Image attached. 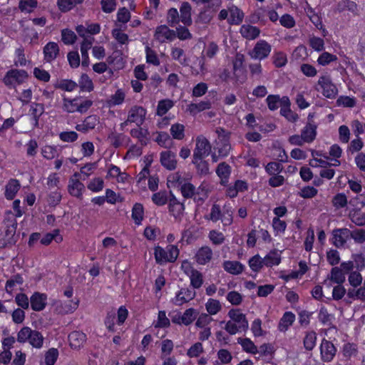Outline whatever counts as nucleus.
I'll list each match as a JSON object with an SVG mask.
<instances>
[{
  "label": "nucleus",
  "mask_w": 365,
  "mask_h": 365,
  "mask_svg": "<svg viewBox=\"0 0 365 365\" xmlns=\"http://www.w3.org/2000/svg\"><path fill=\"white\" fill-rule=\"evenodd\" d=\"M17 221L11 211H8L5 214L3 221L2 232L1 234V240L4 241L3 245H12L16 244L19 239V235L16 232Z\"/></svg>",
  "instance_id": "f257e3e1"
},
{
  "label": "nucleus",
  "mask_w": 365,
  "mask_h": 365,
  "mask_svg": "<svg viewBox=\"0 0 365 365\" xmlns=\"http://www.w3.org/2000/svg\"><path fill=\"white\" fill-rule=\"evenodd\" d=\"M43 335L36 330H33L29 327H24L17 334V341L19 343L29 341L34 348L40 349L43 344Z\"/></svg>",
  "instance_id": "f03ea898"
},
{
  "label": "nucleus",
  "mask_w": 365,
  "mask_h": 365,
  "mask_svg": "<svg viewBox=\"0 0 365 365\" xmlns=\"http://www.w3.org/2000/svg\"><path fill=\"white\" fill-rule=\"evenodd\" d=\"M64 107L67 112L73 113L78 111L81 113H86L93 105L91 100H82L81 98H75L72 100L64 98Z\"/></svg>",
  "instance_id": "7ed1b4c3"
},
{
  "label": "nucleus",
  "mask_w": 365,
  "mask_h": 365,
  "mask_svg": "<svg viewBox=\"0 0 365 365\" xmlns=\"http://www.w3.org/2000/svg\"><path fill=\"white\" fill-rule=\"evenodd\" d=\"M28 73L24 70L11 69L6 73L4 83L9 87H14L15 83L21 84L27 78Z\"/></svg>",
  "instance_id": "20e7f679"
},
{
  "label": "nucleus",
  "mask_w": 365,
  "mask_h": 365,
  "mask_svg": "<svg viewBox=\"0 0 365 365\" xmlns=\"http://www.w3.org/2000/svg\"><path fill=\"white\" fill-rule=\"evenodd\" d=\"M210 151L211 145L208 140L203 136H198L196 138L192 158H205L210 155Z\"/></svg>",
  "instance_id": "39448f33"
},
{
  "label": "nucleus",
  "mask_w": 365,
  "mask_h": 365,
  "mask_svg": "<svg viewBox=\"0 0 365 365\" xmlns=\"http://www.w3.org/2000/svg\"><path fill=\"white\" fill-rule=\"evenodd\" d=\"M271 49V46L266 41L260 40L257 42L249 54L253 59L262 60L269 55Z\"/></svg>",
  "instance_id": "423d86ee"
},
{
  "label": "nucleus",
  "mask_w": 365,
  "mask_h": 365,
  "mask_svg": "<svg viewBox=\"0 0 365 365\" xmlns=\"http://www.w3.org/2000/svg\"><path fill=\"white\" fill-rule=\"evenodd\" d=\"M318 85L322 89V94L328 98H334L338 93L336 86L332 83L329 76H322L319 78Z\"/></svg>",
  "instance_id": "0eeeda50"
},
{
  "label": "nucleus",
  "mask_w": 365,
  "mask_h": 365,
  "mask_svg": "<svg viewBox=\"0 0 365 365\" xmlns=\"http://www.w3.org/2000/svg\"><path fill=\"white\" fill-rule=\"evenodd\" d=\"M147 111L140 106H133L128 111V121L134 123L137 126L140 127L143 124Z\"/></svg>",
  "instance_id": "6e6552de"
},
{
  "label": "nucleus",
  "mask_w": 365,
  "mask_h": 365,
  "mask_svg": "<svg viewBox=\"0 0 365 365\" xmlns=\"http://www.w3.org/2000/svg\"><path fill=\"white\" fill-rule=\"evenodd\" d=\"M168 210L170 213L178 220H181L185 205L183 203L180 202L173 193L170 191Z\"/></svg>",
  "instance_id": "1a4fd4ad"
},
{
  "label": "nucleus",
  "mask_w": 365,
  "mask_h": 365,
  "mask_svg": "<svg viewBox=\"0 0 365 365\" xmlns=\"http://www.w3.org/2000/svg\"><path fill=\"white\" fill-rule=\"evenodd\" d=\"M322 359L324 362L332 361L336 353V349L329 341L324 339L320 345Z\"/></svg>",
  "instance_id": "9d476101"
},
{
  "label": "nucleus",
  "mask_w": 365,
  "mask_h": 365,
  "mask_svg": "<svg viewBox=\"0 0 365 365\" xmlns=\"http://www.w3.org/2000/svg\"><path fill=\"white\" fill-rule=\"evenodd\" d=\"M176 37L175 31L170 29L166 25H160L155 29L154 38L160 43L166 40L172 41Z\"/></svg>",
  "instance_id": "9b49d317"
},
{
  "label": "nucleus",
  "mask_w": 365,
  "mask_h": 365,
  "mask_svg": "<svg viewBox=\"0 0 365 365\" xmlns=\"http://www.w3.org/2000/svg\"><path fill=\"white\" fill-rule=\"evenodd\" d=\"M351 231L347 228L335 229L332 231V243L336 247H343L349 237Z\"/></svg>",
  "instance_id": "f8f14e48"
},
{
  "label": "nucleus",
  "mask_w": 365,
  "mask_h": 365,
  "mask_svg": "<svg viewBox=\"0 0 365 365\" xmlns=\"http://www.w3.org/2000/svg\"><path fill=\"white\" fill-rule=\"evenodd\" d=\"M196 293L194 290L190 288H182L176 294L175 297L173 299V304L177 306L188 302L195 297Z\"/></svg>",
  "instance_id": "ddd939ff"
},
{
  "label": "nucleus",
  "mask_w": 365,
  "mask_h": 365,
  "mask_svg": "<svg viewBox=\"0 0 365 365\" xmlns=\"http://www.w3.org/2000/svg\"><path fill=\"white\" fill-rule=\"evenodd\" d=\"M47 295L40 292H34L31 297V309L36 312L42 311L46 305Z\"/></svg>",
  "instance_id": "4468645a"
},
{
  "label": "nucleus",
  "mask_w": 365,
  "mask_h": 365,
  "mask_svg": "<svg viewBox=\"0 0 365 365\" xmlns=\"http://www.w3.org/2000/svg\"><path fill=\"white\" fill-rule=\"evenodd\" d=\"M228 316L234 323L238 324V326L243 331L248 329V322L245 315L240 312L238 309H230L228 312Z\"/></svg>",
  "instance_id": "2eb2a0df"
},
{
  "label": "nucleus",
  "mask_w": 365,
  "mask_h": 365,
  "mask_svg": "<svg viewBox=\"0 0 365 365\" xmlns=\"http://www.w3.org/2000/svg\"><path fill=\"white\" fill-rule=\"evenodd\" d=\"M212 250L210 247L203 246L197 250L195 257L199 264L205 265L212 259Z\"/></svg>",
  "instance_id": "dca6fc26"
},
{
  "label": "nucleus",
  "mask_w": 365,
  "mask_h": 365,
  "mask_svg": "<svg viewBox=\"0 0 365 365\" xmlns=\"http://www.w3.org/2000/svg\"><path fill=\"white\" fill-rule=\"evenodd\" d=\"M160 162L168 170H174L177 165L176 155L170 150L162 152L160 153Z\"/></svg>",
  "instance_id": "f3484780"
},
{
  "label": "nucleus",
  "mask_w": 365,
  "mask_h": 365,
  "mask_svg": "<svg viewBox=\"0 0 365 365\" xmlns=\"http://www.w3.org/2000/svg\"><path fill=\"white\" fill-rule=\"evenodd\" d=\"M58 45L55 42H48L43 47L44 60L46 62H51L56 59L59 54Z\"/></svg>",
  "instance_id": "a211bd4d"
},
{
  "label": "nucleus",
  "mask_w": 365,
  "mask_h": 365,
  "mask_svg": "<svg viewBox=\"0 0 365 365\" xmlns=\"http://www.w3.org/2000/svg\"><path fill=\"white\" fill-rule=\"evenodd\" d=\"M290 101L287 96H284L282 101V108L280 109V113L284 116L289 121L295 122L298 119V115L290 109Z\"/></svg>",
  "instance_id": "6ab92c4d"
},
{
  "label": "nucleus",
  "mask_w": 365,
  "mask_h": 365,
  "mask_svg": "<svg viewBox=\"0 0 365 365\" xmlns=\"http://www.w3.org/2000/svg\"><path fill=\"white\" fill-rule=\"evenodd\" d=\"M317 124L307 123L306 125L301 131V134L302 135L306 143H311L315 140L317 133Z\"/></svg>",
  "instance_id": "aec40b11"
},
{
  "label": "nucleus",
  "mask_w": 365,
  "mask_h": 365,
  "mask_svg": "<svg viewBox=\"0 0 365 365\" xmlns=\"http://www.w3.org/2000/svg\"><path fill=\"white\" fill-rule=\"evenodd\" d=\"M44 113V106L41 103H32L29 110V115L32 117L34 121V126L38 128V120L39 118Z\"/></svg>",
  "instance_id": "412c9836"
},
{
  "label": "nucleus",
  "mask_w": 365,
  "mask_h": 365,
  "mask_svg": "<svg viewBox=\"0 0 365 365\" xmlns=\"http://www.w3.org/2000/svg\"><path fill=\"white\" fill-rule=\"evenodd\" d=\"M191 6L188 2H183L180 8V20L185 26H190L192 23L191 18Z\"/></svg>",
  "instance_id": "4be33fe9"
},
{
  "label": "nucleus",
  "mask_w": 365,
  "mask_h": 365,
  "mask_svg": "<svg viewBox=\"0 0 365 365\" xmlns=\"http://www.w3.org/2000/svg\"><path fill=\"white\" fill-rule=\"evenodd\" d=\"M84 187V185L78 179L71 178L69 180L68 190L72 196L81 198L82 197V190Z\"/></svg>",
  "instance_id": "5701e85b"
},
{
  "label": "nucleus",
  "mask_w": 365,
  "mask_h": 365,
  "mask_svg": "<svg viewBox=\"0 0 365 365\" xmlns=\"http://www.w3.org/2000/svg\"><path fill=\"white\" fill-rule=\"evenodd\" d=\"M86 334L80 331H73L68 335V340L71 348L77 349L86 341Z\"/></svg>",
  "instance_id": "b1692460"
},
{
  "label": "nucleus",
  "mask_w": 365,
  "mask_h": 365,
  "mask_svg": "<svg viewBox=\"0 0 365 365\" xmlns=\"http://www.w3.org/2000/svg\"><path fill=\"white\" fill-rule=\"evenodd\" d=\"M78 302H73L71 301L65 302L63 303L58 301L56 303L55 310L58 314H67L68 312H73L78 307Z\"/></svg>",
  "instance_id": "393cba45"
},
{
  "label": "nucleus",
  "mask_w": 365,
  "mask_h": 365,
  "mask_svg": "<svg viewBox=\"0 0 365 365\" xmlns=\"http://www.w3.org/2000/svg\"><path fill=\"white\" fill-rule=\"evenodd\" d=\"M230 18L227 21L230 24L239 25L242 22L244 18L243 12L236 6H232L229 8Z\"/></svg>",
  "instance_id": "a878e982"
},
{
  "label": "nucleus",
  "mask_w": 365,
  "mask_h": 365,
  "mask_svg": "<svg viewBox=\"0 0 365 365\" xmlns=\"http://www.w3.org/2000/svg\"><path fill=\"white\" fill-rule=\"evenodd\" d=\"M20 183L16 179H11L6 185L5 197L7 200H13L20 189Z\"/></svg>",
  "instance_id": "bb28decb"
},
{
  "label": "nucleus",
  "mask_w": 365,
  "mask_h": 365,
  "mask_svg": "<svg viewBox=\"0 0 365 365\" xmlns=\"http://www.w3.org/2000/svg\"><path fill=\"white\" fill-rule=\"evenodd\" d=\"M295 320V315L292 312H286L280 319L278 329L280 331H286Z\"/></svg>",
  "instance_id": "cd10ccee"
},
{
  "label": "nucleus",
  "mask_w": 365,
  "mask_h": 365,
  "mask_svg": "<svg viewBox=\"0 0 365 365\" xmlns=\"http://www.w3.org/2000/svg\"><path fill=\"white\" fill-rule=\"evenodd\" d=\"M216 173L221 179V183L225 184L228 182L231 167L225 162L220 163L216 168Z\"/></svg>",
  "instance_id": "c85d7f7f"
},
{
  "label": "nucleus",
  "mask_w": 365,
  "mask_h": 365,
  "mask_svg": "<svg viewBox=\"0 0 365 365\" xmlns=\"http://www.w3.org/2000/svg\"><path fill=\"white\" fill-rule=\"evenodd\" d=\"M240 33L247 39H255L259 35L260 30L256 26L243 25L240 29Z\"/></svg>",
  "instance_id": "c756f323"
},
{
  "label": "nucleus",
  "mask_w": 365,
  "mask_h": 365,
  "mask_svg": "<svg viewBox=\"0 0 365 365\" xmlns=\"http://www.w3.org/2000/svg\"><path fill=\"white\" fill-rule=\"evenodd\" d=\"M192 163L195 165L198 175L205 176L210 173L209 164L204 158H192Z\"/></svg>",
  "instance_id": "7c9ffc66"
},
{
  "label": "nucleus",
  "mask_w": 365,
  "mask_h": 365,
  "mask_svg": "<svg viewBox=\"0 0 365 365\" xmlns=\"http://www.w3.org/2000/svg\"><path fill=\"white\" fill-rule=\"evenodd\" d=\"M223 267L227 272L232 274H239L244 269V266L237 261H225Z\"/></svg>",
  "instance_id": "2f4dec72"
},
{
  "label": "nucleus",
  "mask_w": 365,
  "mask_h": 365,
  "mask_svg": "<svg viewBox=\"0 0 365 365\" xmlns=\"http://www.w3.org/2000/svg\"><path fill=\"white\" fill-rule=\"evenodd\" d=\"M211 103L209 101H200L197 103H192L188 106L187 110L192 115H195L199 112L210 109Z\"/></svg>",
  "instance_id": "473e14b6"
},
{
  "label": "nucleus",
  "mask_w": 365,
  "mask_h": 365,
  "mask_svg": "<svg viewBox=\"0 0 365 365\" xmlns=\"http://www.w3.org/2000/svg\"><path fill=\"white\" fill-rule=\"evenodd\" d=\"M284 96L280 98L279 95H269L266 98L268 108L270 110H276L280 107L282 108Z\"/></svg>",
  "instance_id": "72a5a7b5"
},
{
  "label": "nucleus",
  "mask_w": 365,
  "mask_h": 365,
  "mask_svg": "<svg viewBox=\"0 0 365 365\" xmlns=\"http://www.w3.org/2000/svg\"><path fill=\"white\" fill-rule=\"evenodd\" d=\"M328 278L331 282L338 284H342L346 279L345 273L339 267H334L331 269L330 277Z\"/></svg>",
  "instance_id": "f704fd0d"
},
{
  "label": "nucleus",
  "mask_w": 365,
  "mask_h": 365,
  "mask_svg": "<svg viewBox=\"0 0 365 365\" xmlns=\"http://www.w3.org/2000/svg\"><path fill=\"white\" fill-rule=\"evenodd\" d=\"M237 343L240 344L242 346V349L247 353L253 354L258 353L257 347L249 338L242 339L240 337L237 339Z\"/></svg>",
  "instance_id": "c9c22d12"
},
{
  "label": "nucleus",
  "mask_w": 365,
  "mask_h": 365,
  "mask_svg": "<svg viewBox=\"0 0 365 365\" xmlns=\"http://www.w3.org/2000/svg\"><path fill=\"white\" fill-rule=\"evenodd\" d=\"M349 217L351 221L357 226H364L365 225V213L358 210H353L349 212Z\"/></svg>",
  "instance_id": "e433bc0d"
},
{
  "label": "nucleus",
  "mask_w": 365,
  "mask_h": 365,
  "mask_svg": "<svg viewBox=\"0 0 365 365\" xmlns=\"http://www.w3.org/2000/svg\"><path fill=\"white\" fill-rule=\"evenodd\" d=\"M52 240H55L57 243H59L63 240V237L59 234L58 230H54L52 232L45 235L41 239V243L44 245H48Z\"/></svg>",
  "instance_id": "4c0bfd02"
},
{
  "label": "nucleus",
  "mask_w": 365,
  "mask_h": 365,
  "mask_svg": "<svg viewBox=\"0 0 365 365\" xmlns=\"http://www.w3.org/2000/svg\"><path fill=\"white\" fill-rule=\"evenodd\" d=\"M264 264L267 267H272L273 265H278L280 263L281 257L277 251H271L263 259Z\"/></svg>",
  "instance_id": "58836bf2"
},
{
  "label": "nucleus",
  "mask_w": 365,
  "mask_h": 365,
  "mask_svg": "<svg viewBox=\"0 0 365 365\" xmlns=\"http://www.w3.org/2000/svg\"><path fill=\"white\" fill-rule=\"evenodd\" d=\"M190 284L193 289H199L203 284V277L201 272L192 269L190 275Z\"/></svg>",
  "instance_id": "ea45409f"
},
{
  "label": "nucleus",
  "mask_w": 365,
  "mask_h": 365,
  "mask_svg": "<svg viewBox=\"0 0 365 365\" xmlns=\"http://www.w3.org/2000/svg\"><path fill=\"white\" fill-rule=\"evenodd\" d=\"M180 21V14L178 10L175 8L170 9L167 14V22L168 25L171 27H175Z\"/></svg>",
  "instance_id": "a19ab883"
},
{
  "label": "nucleus",
  "mask_w": 365,
  "mask_h": 365,
  "mask_svg": "<svg viewBox=\"0 0 365 365\" xmlns=\"http://www.w3.org/2000/svg\"><path fill=\"white\" fill-rule=\"evenodd\" d=\"M143 207L140 203H135L132 210V218L136 225H140L143 219Z\"/></svg>",
  "instance_id": "79ce46f5"
},
{
  "label": "nucleus",
  "mask_w": 365,
  "mask_h": 365,
  "mask_svg": "<svg viewBox=\"0 0 365 365\" xmlns=\"http://www.w3.org/2000/svg\"><path fill=\"white\" fill-rule=\"evenodd\" d=\"M125 94L121 89H118L116 92L110 96L108 103L109 106L120 105L125 100Z\"/></svg>",
  "instance_id": "37998d69"
},
{
  "label": "nucleus",
  "mask_w": 365,
  "mask_h": 365,
  "mask_svg": "<svg viewBox=\"0 0 365 365\" xmlns=\"http://www.w3.org/2000/svg\"><path fill=\"white\" fill-rule=\"evenodd\" d=\"M173 106V102L171 100L165 99L160 101L157 107V115L160 116L165 115Z\"/></svg>",
  "instance_id": "c03bdc74"
},
{
  "label": "nucleus",
  "mask_w": 365,
  "mask_h": 365,
  "mask_svg": "<svg viewBox=\"0 0 365 365\" xmlns=\"http://www.w3.org/2000/svg\"><path fill=\"white\" fill-rule=\"evenodd\" d=\"M317 334L315 331H312L307 333L304 339V346L308 350L311 351L314 349L316 344Z\"/></svg>",
  "instance_id": "a18cd8bd"
},
{
  "label": "nucleus",
  "mask_w": 365,
  "mask_h": 365,
  "mask_svg": "<svg viewBox=\"0 0 365 365\" xmlns=\"http://www.w3.org/2000/svg\"><path fill=\"white\" fill-rule=\"evenodd\" d=\"M197 314V312L193 308L186 309L181 317L182 324L185 326L190 325L195 319Z\"/></svg>",
  "instance_id": "49530a36"
},
{
  "label": "nucleus",
  "mask_w": 365,
  "mask_h": 365,
  "mask_svg": "<svg viewBox=\"0 0 365 365\" xmlns=\"http://www.w3.org/2000/svg\"><path fill=\"white\" fill-rule=\"evenodd\" d=\"M205 307L210 315L216 314L222 308L220 302L214 299H209L205 304Z\"/></svg>",
  "instance_id": "de8ad7c7"
},
{
  "label": "nucleus",
  "mask_w": 365,
  "mask_h": 365,
  "mask_svg": "<svg viewBox=\"0 0 365 365\" xmlns=\"http://www.w3.org/2000/svg\"><path fill=\"white\" fill-rule=\"evenodd\" d=\"M152 200L158 206H163L168 202H169L166 191H160L154 193L152 196Z\"/></svg>",
  "instance_id": "09e8293b"
},
{
  "label": "nucleus",
  "mask_w": 365,
  "mask_h": 365,
  "mask_svg": "<svg viewBox=\"0 0 365 365\" xmlns=\"http://www.w3.org/2000/svg\"><path fill=\"white\" fill-rule=\"evenodd\" d=\"M61 40L66 45H71L76 42V35L70 29H63L61 31Z\"/></svg>",
  "instance_id": "8fccbe9b"
},
{
  "label": "nucleus",
  "mask_w": 365,
  "mask_h": 365,
  "mask_svg": "<svg viewBox=\"0 0 365 365\" xmlns=\"http://www.w3.org/2000/svg\"><path fill=\"white\" fill-rule=\"evenodd\" d=\"M233 210L227 205H225L222 209V222L224 226H229L232 223Z\"/></svg>",
  "instance_id": "3c124183"
},
{
  "label": "nucleus",
  "mask_w": 365,
  "mask_h": 365,
  "mask_svg": "<svg viewBox=\"0 0 365 365\" xmlns=\"http://www.w3.org/2000/svg\"><path fill=\"white\" fill-rule=\"evenodd\" d=\"M264 264V260L259 257V255H256L253 256L249 260V266L251 269L255 272H258L262 268Z\"/></svg>",
  "instance_id": "603ef678"
},
{
  "label": "nucleus",
  "mask_w": 365,
  "mask_h": 365,
  "mask_svg": "<svg viewBox=\"0 0 365 365\" xmlns=\"http://www.w3.org/2000/svg\"><path fill=\"white\" fill-rule=\"evenodd\" d=\"M185 127L182 124L175 123L170 128V133L173 138L182 140L185 137Z\"/></svg>",
  "instance_id": "864d4df0"
},
{
  "label": "nucleus",
  "mask_w": 365,
  "mask_h": 365,
  "mask_svg": "<svg viewBox=\"0 0 365 365\" xmlns=\"http://www.w3.org/2000/svg\"><path fill=\"white\" fill-rule=\"evenodd\" d=\"M79 87L82 91L91 92L93 90V84L87 74H82L79 81Z\"/></svg>",
  "instance_id": "5fc2aeb1"
},
{
  "label": "nucleus",
  "mask_w": 365,
  "mask_h": 365,
  "mask_svg": "<svg viewBox=\"0 0 365 365\" xmlns=\"http://www.w3.org/2000/svg\"><path fill=\"white\" fill-rule=\"evenodd\" d=\"M184 182L185 179L182 178L179 173L171 174L168 178V186L178 187H179Z\"/></svg>",
  "instance_id": "6e6d98bb"
},
{
  "label": "nucleus",
  "mask_w": 365,
  "mask_h": 365,
  "mask_svg": "<svg viewBox=\"0 0 365 365\" xmlns=\"http://www.w3.org/2000/svg\"><path fill=\"white\" fill-rule=\"evenodd\" d=\"M180 188L182 196L185 198H191L195 194V187L190 182H184Z\"/></svg>",
  "instance_id": "4d7b16f0"
},
{
  "label": "nucleus",
  "mask_w": 365,
  "mask_h": 365,
  "mask_svg": "<svg viewBox=\"0 0 365 365\" xmlns=\"http://www.w3.org/2000/svg\"><path fill=\"white\" fill-rule=\"evenodd\" d=\"M283 168V165L277 162H270L265 166V170L269 175H278Z\"/></svg>",
  "instance_id": "13d9d810"
},
{
  "label": "nucleus",
  "mask_w": 365,
  "mask_h": 365,
  "mask_svg": "<svg viewBox=\"0 0 365 365\" xmlns=\"http://www.w3.org/2000/svg\"><path fill=\"white\" fill-rule=\"evenodd\" d=\"M58 356V351L57 349L51 348L48 350L45 354L46 365H54Z\"/></svg>",
  "instance_id": "bf43d9fd"
},
{
  "label": "nucleus",
  "mask_w": 365,
  "mask_h": 365,
  "mask_svg": "<svg viewBox=\"0 0 365 365\" xmlns=\"http://www.w3.org/2000/svg\"><path fill=\"white\" fill-rule=\"evenodd\" d=\"M208 237L210 241L215 245H222L225 241L224 235L215 230L210 231Z\"/></svg>",
  "instance_id": "052dcab7"
},
{
  "label": "nucleus",
  "mask_w": 365,
  "mask_h": 365,
  "mask_svg": "<svg viewBox=\"0 0 365 365\" xmlns=\"http://www.w3.org/2000/svg\"><path fill=\"white\" fill-rule=\"evenodd\" d=\"M37 6L36 0H21L19 2V9L21 11L31 12L32 9Z\"/></svg>",
  "instance_id": "680f3d73"
},
{
  "label": "nucleus",
  "mask_w": 365,
  "mask_h": 365,
  "mask_svg": "<svg viewBox=\"0 0 365 365\" xmlns=\"http://www.w3.org/2000/svg\"><path fill=\"white\" fill-rule=\"evenodd\" d=\"M155 259L158 264H163L167 262V251L162 247L157 246L154 252Z\"/></svg>",
  "instance_id": "e2e57ef3"
},
{
  "label": "nucleus",
  "mask_w": 365,
  "mask_h": 365,
  "mask_svg": "<svg viewBox=\"0 0 365 365\" xmlns=\"http://www.w3.org/2000/svg\"><path fill=\"white\" fill-rule=\"evenodd\" d=\"M336 60L337 57L335 55L331 54L328 52H324L318 58L317 62L322 66H326Z\"/></svg>",
  "instance_id": "0e129e2a"
},
{
  "label": "nucleus",
  "mask_w": 365,
  "mask_h": 365,
  "mask_svg": "<svg viewBox=\"0 0 365 365\" xmlns=\"http://www.w3.org/2000/svg\"><path fill=\"white\" fill-rule=\"evenodd\" d=\"M337 106L347 108H353L356 106V99L349 96H340L336 100Z\"/></svg>",
  "instance_id": "69168bd1"
},
{
  "label": "nucleus",
  "mask_w": 365,
  "mask_h": 365,
  "mask_svg": "<svg viewBox=\"0 0 365 365\" xmlns=\"http://www.w3.org/2000/svg\"><path fill=\"white\" fill-rule=\"evenodd\" d=\"M272 58L273 63L277 68H280L285 66L287 61V56L283 52L275 53Z\"/></svg>",
  "instance_id": "338daca9"
},
{
  "label": "nucleus",
  "mask_w": 365,
  "mask_h": 365,
  "mask_svg": "<svg viewBox=\"0 0 365 365\" xmlns=\"http://www.w3.org/2000/svg\"><path fill=\"white\" fill-rule=\"evenodd\" d=\"M167 251V261L168 262H174L178 255L179 250L175 245H168L166 249Z\"/></svg>",
  "instance_id": "774afa93"
}]
</instances>
